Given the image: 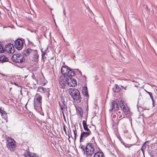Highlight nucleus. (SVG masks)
<instances>
[{"instance_id": "1", "label": "nucleus", "mask_w": 157, "mask_h": 157, "mask_svg": "<svg viewBox=\"0 0 157 157\" xmlns=\"http://www.w3.org/2000/svg\"><path fill=\"white\" fill-rule=\"evenodd\" d=\"M69 90V93L73 100H75L76 102L77 103H80L81 101L82 98L79 91L75 88H71Z\"/></svg>"}, {"instance_id": "2", "label": "nucleus", "mask_w": 157, "mask_h": 157, "mask_svg": "<svg viewBox=\"0 0 157 157\" xmlns=\"http://www.w3.org/2000/svg\"><path fill=\"white\" fill-rule=\"evenodd\" d=\"M94 148L92 144L88 143L85 147V152L86 154V156L88 157H91V155L94 152Z\"/></svg>"}, {"instance_id": "3", "label": "nucleus", "mask_w": 157, "mask_h": 157, "mask_svg": "<svg viewBox=\"0 0 157 157\" xmlns=\"http://www.w3.org/2000/svg\"><path fill=\"white\" fill-rule=\"evenodd\" d=\"M41 100L42 97L38 95L36 97V101H34V108L39 112L42 110Z\"/></svg>"}, {"instance_id": "4", "label": "nucleus", "mask_w": 157, "mask_h": 157, "mask_svg": "<svg viewBox=\"0 0 157 157\" xmlns=\"http://www.w3.org/2000/svg\"><path fill=\"white\" fill-rule=\"evenodd\" d=\"M65 97L63 94H61L60 96V101L59 102V105L64 118H65V117L64 113V110L67 108V103L65 101Z\"/></svg>"}, {"instance_id": "5", "label": "nucleus", "mask_w": 157, "mask_h": 157, "mask_svg": "<svg viewBox=\"0 0 157 157\" xmlns=\"http://www.w3.org/2000/svg\"><path fill=\"white\" fill-rule=\"evenodd\" d=\"M68 77L65 76H61L59 79V87L62 89H64L66 85L67 84Z\"/></svg>"}, {"instance_id": "6", "label": "nucleus", "mask_w": 157, "mask_h": 157, "mask_svg": "<svg viewBox=\"0 0 157 157\" xmlns=\"http://www.w3.org/2000/svg\"><path fill=\"white\" fill-rule=\"evenodd\" d=\"M24 40L17 39L14 41V45L15 48L18 50H21L23 46V42Z\"/></svg>"}, {"instance_id": "7", "label": "nucleus", "mask_w": 157, "mask_h": 157, "mask_svg": "<svg viewBox=\"0 0 157 157\" xmlns=\"http://www.w3.org/2000/svg\"><path fill=\"white\" fill-rule=\"evenodd\" d=\"M4 50L9 53L13 54L14 52V48L13 45L9 43L5 46Z\"/></svg>"}, {"instance_id": "8", "label": "nucleus", "mask_w": 157, "mask_h": 157, "mask_svg": "<svg viewBox=\"0 0 157 157\" xmlns=\"http://www.w3.org/2000/svg\"><path fill=\"white\" fill-rule=\"evenodd\" d=\"M111 108L109 109L110 112H112L113 110L115 112L119 110V108L118 104L115 100H112L110 105Z\"/></svg>"}, {"instance_id": "9", "label": "nucleus", "mask_w": 157, "mask_h": 157, "mask_svg": "<svg viewBox=\"0 0 157 157\" xmlns=\"http://www.w3.org/2000/svg\"><path fill=\"white\" fill-rule=\"evenodd\" d=\"M67 85L69 86L74 87L77 85V81L72 77H68Z\"/></svg>"}, {"instance_id": "10", "label": "nucleus", "mask_w": 157, "mask_h": 157, "mask_svg": "<svg viewBox=\"0 0 157 157\" xmlns=\"http://www.w3.org/2000/svg\"><path fill=\"white\" fill-rule=\"evenodd\" d=\"M81 134L80 142L81 143L91 133V132L83 131V130H81Z\"/></svg>"}, {"instance_id": "11", "label": "nucleus", "mask_w": 157, "mask_h": 157, "mask_svg": "<svg viewBox=\"0 0 157 157\" xmlns=\"http://www.w3.org/2000/svg\"><path fill=\"white\" fill-rule=\"evenodd\" d=\"M33 61L35 63H37L38 61L39 56L38 55L36 50H33Z\"/></svg>"}, {"instance_id": "12", "label": "nucleus", "mask_w": 157, "mask_h": 157, "mask_svg": "<svg viewBox=\"0 0 157 157\" xmlns=\"http://www.w3.org/2000/svg\"><path fill=\"white\" fill-rule=\"evenodd\" d=\"M7 147L10 151H13L15 149V145L13 141H11L8 142L7 145Z\"/></svg>"}, {"instance_id": "13", "label": "nucleus", "mask_w": 157, "mask_h": 157, "mask_svg": "<svg viewBox=\"0 0 157 157\" xmlns=\"http://www.w3.org/2000/svg\"><path fill=\"white\" fill-rule=\"evenodd\" d=\"M33 50L29 48L25 49L23 50L22 53L23 55L25 56H28L30 53H33Z\"/></svg>"}, {"instance_id": "14", "label": "nucleus", "mask_w": 157, "mask_h": 157, "mask_svg": "<svg viewBox=\"0 0 157 157\" xmlns=\"http://www.w3.org/2000/svg\"><path fill=\"white\" fill-rule=\"evenodd\" d=\"M70 68L67 66H63L61 68V73L64 75H66Z\"/></svg>"}, {"instance_id": "15", "label": "nucleus", "mask_w": 157, "mask_h": 157, "mask_svg": "<svg viewBox=\"0 0 157 157\" xmlns=\"http://www.w3.org/2000/svg\"><path fill=\"white\" fill-rule=\"evenodd\" d=\"M75 75V72L73 71V70H72L71 68H70L69 70L67 72V74L65 76H66V77H67V76H68V77H70L74 76Z\"/></svg>"}, {"instance_id": "16", "label": "nucleus", "mask_w": 157, "mask_h": 157, "mask_svg": "<svg viewBox=\"0 0 157 157\" xmlns=\"http://www.w3.org/2000/svg\"><path fill=\"white\" fill-rule=\"evenodd\" d=\"M8 59L5 55L2 54L0 55V63H3L8 61Z\"/></svg>"}, {"instance_id": "17", "label": "nucleus", "mask_w": 157, "mask_h": 157, "mask_svg": "<svg viewBox=\"0 0 157 157\" xmlns=\"http://www.w3.org/2000/svg\"><path fill=\"white\" fill-rule=\"evenodd\" d=\"M82 124L84 130L86 132H91L90 130L88 128V126L86 124V121L83 120L82 121Z\"/></svg>"}, {"instance_id": "18", "label": "nucleus", "mask_w": 157, "mask_h": 157, "mask_svg": "<svg viewBox=\"0 0 157 157\" xmlns=\"http://www.w3.org/2000/svg\"><path fill=\"white\" fill-rule=\"evenodd\" d=\"M82 92L83 94L87 97H88L89 96L88 93L87 88L86 86H84L82 88Z\"/></svg>"}, {"instance_id": "19", "label": "nucleus", "mask_w": 157, "mask_h": 157, "mask_svg": "<svg viewBox=\"0 0 157 157\" xmlns=\"http://www.w3.org/2000/svg\"><path fill=\"white\" fill-rule=\"evenodd\" d=\"M149 142L147 141H146L143 145L142 146L141 150L142 151V152L144 154V150L145 149L147 148V146H149Z\"/></svg>"}, {"instance_id": "20", "label": "nucleus", "mask_w": 157, "mask_h": 157, "mask_svg": "<svg viewBox=\"0 0 157 157\" xmlns=\"http://www.w3.org/2000/svg\"><path fill=\"white\" fill-rule=\"evenodd\" d=\"M113 89L114 92L117 93L120 91L121 88L119 87L118 85H115V86H114L113 88Z\"/></svg>"}, {"instance_id": "21", "label": "nucleus", "mask_w": 157, "mask_h": 157, "mask_svg": "<svg viewBox=\"0 0 157 157\" xmlns=\"http://www.w3.org/2000/svg\"><path fill=\"white\" fill-rule=\"evenodd\" d=\"M103 154L102 152H97L95 153L93 157H103Z\"/></svg>"}, {"instance_id": "22", "label": "nucleus", "mask_w": 157, "mask_h": 157, "mask_svg": "<svg viewBox=\"0 0 157 157\" xmlns=\"http://www.w3.org/2000/svg\"><path fill=\"white\" fill-rule=\"evenodd\" d=\"M25 60V58L24 57H20L17 58V61H16L18 63H21Z\"/></svg>"}, {"instance_id": "23", "label": "nucleus", "mask_w": 157, "mask_h": 157, "mask_svg": "<svg viewBox=\"0 0 157 157\" xmlns=\"http://www.w3.org/2000/svg\"><path fill=\"white\" fill-rule=\"evenodd\" d=\"M65 127H66V126H65V125L64 124H63V130L65 132L66 134L68 136V140H69V142H70V140H69V138H70V137H71L70 136V133H69V131L68 132H67V130H66Z\"/></svg>"}, {"instance_id": "24", "label": "nucleus", "mask_w": 157, "mask_h": 157, "mask_svg": "<svg viewBox=\"0 0 157 157\" xmlns=\"http://www.w3.org/2000/svg\"><path fill=\"white\" fill-rule=\"evenodd\" d=\"M28 155L30 157H39V156L36 154L30 153L29 152L28 153Z\"/></svg>"}, {"instance_id": "25", "label": "nucleus", "mask_w": 157, "mask_h": 157, "mask_svg": "<svg viewBox=\"0 0 157 157\" xmlns=\"http://www.w3.org/2000/svg\"><path fill=\"white\" fill-rule=\"evenodd\" d=\"M1 114L3 118L6 119L7 118V113L5 111H3Z\"/></svg>"}, {"instance_id": "26", "label": "nucleus", "mask_w": 157, "mask_h": 157, "mask_svg": "<svg viewBox=\"0 0 157 157\" xmlns=\"http://www.w3.org/2000/svg\"><path fill=\"white\" fill-rule=\"evenodd\" d=\"M122 110L126 114H128L129 112V109L127 106H126Z\"/></svg>"}, {"instance_id": "27", "label": "nucleus", "mask_w": 157, "mask_h": 157, "mask_svg": "<svg viewBox=\"0 0 157 157\" xmlns=\"http://www.w3.org/2000/svg\"><path fill=\"white\" fill-rule=\"evenodd\" d=\"M78 114L81 117H82L83 114V111L82 108H79L78 109Z\"/></svg>"}, {"instance_id": "28", "label": "nucleus", "mask_w": 157, "mask_h": 157, "mask_svg": "<svg viewBox=\"0 0 157 157\" xmlns=\"http://www.w3.org/2000/svg\"><path fill=\"white\" fill-rule=\"evenodd\" d=\"M45 89L43 87L40 86L38 87V91L41 93H43L45 91Z\"/></svg>"}, {"instance_id": "29", "label": "nucleus", "mask_w": 157, "mask_h": 157, "mask_svg": "<svg viewBox=\"0 0 157 157\" xmlns=\"http://www.w3.org/2000/svg\"><path fill=\"white\" fill-rule=\"evenodd\" d=\"M23 57L21 55L18 54H14L13 55V58H16L17 57V58H20V57Z\"/></svg>"}, {"instance_id": "30", "label": "nucleus", "mask_w": 157, "mask_h": 157, "mask_svg": "<svg viewBox=\"0 0 157 157\" xmlns=\"http://www.w3.org/2000/svg\"><path fill=\"white\" fill-rule=\"evenodd\" d=\"M75 129H74L73 130V131L74 132V136H75V140H76V136H77V131L76 130V128L75 127Z\"/></svg>"}, {"instance_id": "31", "label": "nucleus", "mask_w": 157, "mask_h": 157, "mask_svg": "<svg viewBox=\"0 0 157 157\" xmlns=\"http://www.w3.org/2000/svg\"><path fill=\"white\" fill-rule=\"evenodd\" d=\"M4 52V49L1 44H0V53H3V52Z\"/></svg>"}, {"instance_id": "32", "label": "nucleus", "mask_w": 157, "mask_h": 157, "mask_svg": "<svg viewBox=\"0 0 157 157\" xmlns=\"http://www.w3.org/2000/svg\"><path fill=\"white\" fill-rule=\"evenodd\" d=\"M121 103H120V107L122 109H124L126 106L125 105H124L123 103L122 102H121Z\"/></svg>"}, {"instance_id": "33", "label": "nucleus", "mask_w": 157, "mask_h": 157, "mask_svg": "<svg viewBox=\"0 0 157 157\" xmlns=\"http://www.w3.org/2000/svg\"><path fill=\"white\" fill-rule=\"evenodd\" d=\"M11 59L13 62H14L15 63H17V62L16 61H17V57H16V58H13V56L11 57Z\"/></svg>"}, {"instance_id": "34", "label": "nucleus", "mask_w": 157, "mask_h": 157, "mask_svg": "<svg viewBox=\"0 0 157 157\" xmlns=\"http://www.w3.org/2000/svg\"><path fill=\"white\" fill-rule=\"evenodd\" d=\"M80 146H81V148L82 149L83 151H84V152H85V147L83 145H80Z\"/></svg>"}, {"instance_id": "35", "label": "nucleus", "mask_w": 157, "mask_h": 157, "mask_svg": "<svg viewBox=\"0 0 157 157\" xmlns=\"http://www.w3.org/2000/svg\"><path fill=\"white\" fill-rule=\"evenodd\" d=\"M145 91H146V92L150 96H151L152 95V93H151L149 92H148V91H146V90H145Z\"/></svg>"}, {"instance_id": "36", "label": "nucleus", "mask_w": 157, "mask_h": 157, "mask_svg": "<svg viewBox=\"0 0 157 157\" xmlns=\"http://www.w3.org/2000/svg\"><path fill=\"white\" fill-rule=\"evenodd\" d=\"M28 42H29V44H31V45H33V44L29 40V39H28Z\"/></svg>"}, {"instance_id": "37", "label": "nucleus", "mask_w": 157, "mask_h": 157, "mask_svg": "<svg viewBox=\"0 0 157 157\" xmlns=\"http://www.w3.org/2000/svg\"><path fill=\"white\" fill-rule=\"evenodd\" d=\"M153 152H150V155L151 157H154V155L153 154Z\"/></svg>"}, {"instance_id": "38", "label": "nucleus", "mask_w": 157, "mask_h": 157, "mask_svg": "<svg viewBox=\"0 0 157 157\" xmlns=\"http://www.w3.org/2000/svg\"><path fill=\"white\" fill-rule=\"evenodd\" d=\"M117 137L118 138L119 140H120L121 142L122 141V140L120 136H118Z\"/></svg>"}, {"instance_id": "39", "label": "nucleus", "mask_w": 157, "mask_h": 157, "mask_svg": "<svg viewBox=\"0 0 157 157\" xmlns=\"http://www.w3.org/2000/svg\"><path fill=\"white\" fill-rule=\"evenodd\" d=\"M4 110L2 109V107H0V113H1Z\"/></svg>"}, {"instance_id": "40", "label": "nucleus", "mask_w": 157, "mask_h": 157, "mask_svg": "<svg viewBox=\"0 0 157 157\" xmlns=\"http://www.w3.org/2000/svg\"><path fill=\"white\" fill-rule=\"evenodd\" d=\"M45 53L43 52L42 51V55L41 56H44L45 55Z\"/></svg>"}, {"instance_id": "41", "label": "nucleus", "mask_w": 157, "mask_h": 157, "mask_svg": "<svg viewBox=\"0 0 157 157\" xmlns=\"http://www.w3.org/2000/svg\"><path fill=\"white\" fill-rule=\"evenodd\" d=\"M126 147H129L128 146V144H125L124 145Z\"/></svg>"}, {"instance_id": "42", "label": "nucleus", "mask_w": 157, "mask_h": 157, "mask_svg": "<svg viewBox=\"0 0 157 157\" xmlns=\"http://www.w3.org/2000/svg\"><path fill=\"white\" fill-rule=\"evenodd\" d=\"M121 143L122 144L124 145L125 144V143L123 141V140L121 142Z\"/></svg>"}, {"instance_id": "43", "label": "nucleus", "mask_w": 157, "mask_h": 157, "mask_svg": "<svg viewBox=\"0 0 157 157\" xmlns=\"http://www.w3.org/2000/svg\"><path fill=\"white\" fill-rule=\"evenodd\" d=\"M121 143L122 144L124 145L125 144V143L123 141V140L121 142Z\"/></svg>"}, {"instance_id": "44", "label": "nucleus", "mask_w": 157, "mask_h": 157, "mask_svg": "<svg viewBox=\"0 0 157 157\" xmlns=\"http://www.w3.org/2000/svg\"><path fill=\"white\" fill-rule=\"evenodd\" d=\"M148 152L149 154H150V152H153L152 151L150 150L148 151Z\"/></svg>"}, {"instance_id": "45", "label": "nucleus", "mask_w": 157, "mask_h": 157, "mask_svg": "<svg viewBox=\"0 0 157 157\" xmlns=\"http://www.w3.org/2000/svg\"><path fill=\"white\" fill-rule=\"evenodd\" d=\"M24 155V156H25V157H28V154H25Z\"/></svg>"}, {"instance_id": "46", "label": "nucleus", "mask_w": 157, "mask_h": 157, "mask_svg": "<svg viewBox=\"0 0 157 157\" xmlns=\"http://www.w3.org/2000/svg\"><path fill=\"white\" fill-rule=\"evenodd\" d=\"M150 97H151V99L152 100H154L153 98V96H152V95L151 96H150Z\"/></svg>"}, {"instance_id": "47", "label": "nucleus", "mask_w": 157, "mask_h": 157, "mask_svg": "<svg viewBox=\"0 0 157 157\" xmlns=\"http://www.w3.org/2000/svg\"><path fill=\"white\" fill-rule=\"evenodd\" d=\"M122 115H120L119 116V119H120V118H122Z\"/></svg>"}, {"instance_id": "48", "label": "nucleus", "mask_w": 157, "mask_h": 157, "mask_svg": "<svg viewBox=\"0 0 157 157\" xmlns=\"http://www.w3.org/2000/svg\"><path fill=\"white\" fill-rule=\"evenodd\" d=\"M152 102H153V105L155 102V101L154 100H152Z\"/></svg>"}, {"instance_id": "49", "label": "nucleus", "mask_w": 157, "mask_h": 157, "mask_svg": "<svg viewBox=\"0 0 157 157\" xmlns=\"http://www.w3.org/2000/svg\"><path fill=\"white\" fill-rule=\"evenodd\" d=\"M44 59V56H42V60Z\"/></svg>"}, {"instance_id": "50", "label": "nucleus", "mask_w": 157, "mask_h": 157, "mask_svg": "<svg viewBox=\"0 0 157 157\" xmlns=\"http://www.w3.org/2000/svg\"><path fill=\"white\" fill-rule=\"evenodd\" d=\"M118 113H121V112L120 111H119L118 112Z\"/></svg>"}, {"instance_id": "51", "label": "nucleus", "mask_w": 157, "mask_h": 157, "mask_svg": "<svg viewBox=\"0 0 157 157\" xmlns=\"http://www.w3.org/2000/svg\"><path fill=\"white\" fill-rule=\"evenodd\" d=\"M115 116H116V115H113V118H115Z\"/></svg>"}, {"instance_id": "52", "label": "nucleus", "mask_w": 157, "mask_h": 157, "mask_svg": "<svg viewBox=\"0 0 157 157\" xmlns=\"http://www.w3.org/2000/svg\"><path fill=\"white\" fill-rule=\"evenodd\" d=\"M155 139H157V138H156ZM156 142H157V141H156Z\"/></svg>"}, {"instance_id": "53", "label": "nucleus", "mask_w": 157, "mask_h": 157, "mask_svg": "<svg viewBox=\"0 0 157 157\" xmlns=\"http://www.w3.org/2000/svg\"><path fill=\"white\" fill-rule=\"evenodd\" d=\"M63 11H64H64H65L64 9Z\"/></svg>"}, {"instance_id": "54", "label": "nucleus", "mask_w": 157, "mask_h": 157, "mask_svg": "<svg viewBox=\"0 0 157 157\" xmlns=\"http://www.w3.org/2000/svg\"><path fill=\"white\" fill-rule=\"evenodd\" d=\"M79 71V72H80L81 73H81V72L80 71Z\"/></svg>"}, {"instance_id": "55", "label": "nucleus", "mask_w": 157, "mask_h": 157, "mask_svg": "<svg viewBox=\"0 0 157 157\" xmlns=\"http://www.w3.org/2000/svg\"><path fill=\"white\" fill-rule=\"evenodd\" d=\"M1 75H4L3 74H2Z\"/></svg>"}, {"instance_id": "56", "label": "nucleus", "mask_w": 157, "mask_h": 157, "mask_svg": "<svg viewBox=\"0 0 157 157\" xmlns=\"http://www.w3.org/2000/svg\"><path fill=\"white\" fill-rule=\"evenodd\" d=\"M87 117H86V120H87Z\"/></svg>"}, {"instance_id": "57", "label": "nucleus", "mask_w": 157, "mask_h": 157, "mask_svg": "<svg viewBox=\"0 0 157 157\" xmlns=\"http://www.w3.org/2000/svg\"><path fill=\"white\" fill-rule=\"evenodd\" d=\"M48 95H49V93H48Z\"/></svg>"}]
</instances>
